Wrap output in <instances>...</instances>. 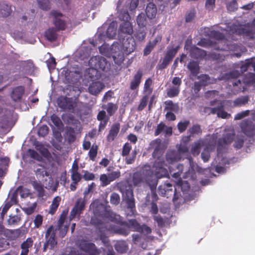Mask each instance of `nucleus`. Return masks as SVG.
Instances as JSON below:
<instances>
[{"mask_svg":"<svg viewBox=\"0 0 255 255\" xmlns=\"http://www.w3.org/2000/svg\"><path fill=\"white\" fill-rule=\"evenodd\" d=\"M24 93V89L22 87H17L14 88L11 94V97L14 101H19Z\"/></svg>","mask_w":255,"mask_h":255,"instance_id":"nucleus-19","label":"nucleus"},{"mask_svg":"<svg viewBox=\"0 0 255 255\" xmlns=\"http://www.w3.org/2000/svg\"><path fill=\"white\" fill-rule=\"evenodd\" d=\"M53 17V22L56 27L59 30H64L66 28L71 27L69 23L68 18L57 11L51 12Z\"/></svg>","mask_w":255,"mask_h":255,"instance_id":"nucleus-8","label":"nucleus"},{"mask_svg":"<svg viewBox=\"0 0 255 255\" xmlns=\"http://www.w3.org/2000/svg\"><path fill=\"white\" fill-rule=\"evenodd\" d=\"M20 221V218L18 216H10L7 222L8 224L14 225L17 224Z\"/></svg>","mask_w":255,"mask_h":255,"instance_id":"nucleus-48","label":"nucleus"},{"mask_svg":"<svg viewBox=\"0 0 255 255\" xmlns=\"http://www.w3.org/2000/svg\"><path fill=\"white\" fill-rule=\"evenodd\" d=\"M10 6L5 2H0V15L2 17H7L11 12Z\"/></svg>","mask_w":255,"mask_h":255,"instance_id":"nucleus-23","label":"nucleus"},{"mask_svg":"<svg viewBox=\"0 0 255 255\" xmlns=\"http://www.w3.org/2000/svg\"><path fill=\"white\" fill-rule=\"evenodd\" d=\"M167 169L171 173L173 167L171 165H168L167 163H163L162 160L159 158L155 161L152 171H150V167L146 165L142 171L133 174L132 179L133 184L137 185L145 180L150 186L151 190H153L157 185V178L168 175Z\"/></svg>","mask_w":255,"mask_h":255,"instance_id":"nucleus-1","label":"nucleus"},{"mask_svg":"<svg viewBox=\"0 0 255 255\" xmlns=\"http://www.w3.org/2000/svg\"><path fill=\"white\" fill-rule=\"evenodd\" d=\"M78 169V166L76 164H73V168L72 169V179L75 183L78 182L81 179V176L80 174L77 171Z\"/></svg>","mask_w":255,"mask_h":255,"instance_id":"nucleus-31","label":"nucleus"},{"mask_svg":"<svg viewBox=\"0 0 255 255\" xmlns=\"http://www.w3.org/2000/svg\"><path fill=\"white\" fill-rule=\"evenodd\" d=\"M116 107L115 105L112 103H109L107 105V111L108 113L112 115L116 111Z\"/></svg>","mask_w":255,"mask_h":255,"instance_id":"nucleus-64","label":"nucleus"},{"mask_svg":"<svg viewBox=\"0 0 255 255\" xmlns=\"http://www.w3.org/2000/svg\"><path fill=\"white\" fill-rule=\"evenodd\" d=\"M17 200L16 195L14 194L11 198L10 203V202L7 201L3 206L0 208V214H1L2 218H3V216L6 213L12 204H15Z\"/></svg>","mask_w":255,"mask_h":255,"instance_id":"nucleus-20","label":"nucleus"},{"mask_svg":"<svg viewBox=\"0 0 255 255\" xmlns=\"http://www.w3.org/2000/svg\"><path fill=\"white\" fill-rule=\"evenodd\" d=\"M160 40L161 37H158L155 39V41H153L152 43L151 42L149 43V44L146 47V48L144 49V54H148L150 53L152 48L156 44L157 42L160 41Z\"/></svg>","mask_w":255,"mask_h":255,"instance_id":"nucleus-42","label":"nucleus"},{"mask_svg":"<svg viewBox=\"0 0 255 255\" xmlns=\"http://www.w3.org/2000/svg\"><path fill=\"white\" fill-rule=\"evenodd\" d=\"M147 101L148 97L147 96L143 97L140 102L139 105L138 106V110L139 111L143 110L144 108V107H145V106H146Z\"/></svg>","mask_w":255,"mask_h":255,"instance_id":"nucleus-57","label":"nucleus"},{"mask_svg":"<svg viewBox=\"0 0 255 255\" xmlns=\"http://www.w3.org/2000/svg\"><path fill=\"white\" fill-rule=\"evenodd\" d=\"M109 215V219L112 221L115 222H120L121 221V217L119 215H116L113 212H108L107 215Z\"/></svg>","mask_w":255,"mask_h":255,"instance_id":"nucleus-50","label":"nucleus"},{"mask_svg":"<svg viewBox=\"0 0 255 255\" xmlns=\"http://www.w3.org/2000/svg\"><path fill=\"white\" fill-rule=\"evenodd\" d=\"M116 250L120 253H124L127 250L126 244L124 241H119L115 245Z\"/></svg>","mask_w":255,"mask_h":255,"instance_id":"nucleus-38","label":"nucleus"},{"mask_svg":"<svg viewBox=\"0 0 255 255\" xmlns=\"http://www.w3.org/2000/svg\"><path fill=\"white\" fill-rule=\"evenodd\" d=\"M36 204L34 203L31 206L24 208L23 210L27 215H30L34 212Z\"/></svg>","mask_w":255,"mask_h":255,"instance_id":"nucleus-60","label":"nucleus"},{"mask_svg":"<svg viewBox=\"0 0 255 255\" xmlns=\"http://www.w3.org/2000/svg\"><path fill=\"white\" fill-rule=\"evenodd\" d=\"M188 67L191 73L194 75L196 74L198 72L199 66L198 64L195 62H190L188 65Z\"/></svg>","mask_w":255,"mask_h":255,"instance_id":"nucleus-41","label":"nucleus"},{"mask_svg":"<svg viewBox=\"0 0 255 255\" xmlns=\"http://www.w3.org/2000/svg\"><path fill=\"white\" fill-rule=\"evenodd\" d=\"M125 0H119L117 6V9L118 12H120V13H124V11L128 13L127 11V7L128 6L129 9L130 11H132L134 10L136 7L137 6L138 3V0H130V2L127 3V5L126 6V7L125 8V5L124 4L125 3Z\"/></svg>","mask_w":255,"mask_h":255,"instance_id":"nucleus-10","label":"nucleus"},{"mask_svg":"<svg viewBox=\"0 0 255 255\" xmlns=\"http://www.w3.org/2000/svg\"><path fill=\"white\" fill-rule=\"evenodd\" d=\"M217 138L216 135H213L209 140H199L194 142L192 146L191 152L194 155H198L201 148L204 147L201 157L204 162H207L209 159L210 152L215 148Z\"/></svg>","mask_w":255,"mask_h":255,"instance_id":"nucleus-4","label":"nucleus"},{"mask_svg":"<svg viewBox=\"0 0 255 255\" xmlns=\"http://www.w3.org/2000/svg\"><path fill=\"white\" fill-rule=\"evenodd\" d=\"M85 207V202L83 199H79L76 202V205L74 207L71 212L70 219H73L76 216H79Z\"/></svg>","mask_w":255,"mask_h":255,"instance_id":"nucleus-13","label":"nucleus"},{"mask_svg":"<svg viewBox=\"0 0 255 255\" xmlns=\"http://www.w3.org/2000/svg\"><path fill=\"white\" fill-rule=\"evenodd\" d=\"M215 79L213 78H210L207 75H203L200 78V85L202 86H205L209 84L213 83L215 82Z\"/></svg>","mask_w":255,"mask_h":255,"instance_id":"nucleus-32","label":"nucleus"},{"mask_svg":"<svg viewBox=\"0 0 255 255\" xmlns=\"http://www.w3.org/2000/svg\"><path fill=\"white\" fill-rule=\"evenodd\" d=\"M178 49L179 47L177 46L175 48L169 49L167 53L165 60L168 61L171 60L177 53Z\"/></svg>","mask_w":255,"mask_h":255,"instance_id":"nucleus-40","label":"nucleus"},{"mask_svg":"<svg viewBox=\"0 0 255 255\" xmlns=\"http://www.w3.org/2000/svg\"><path fill=\"white\" fill-rule=\"evenodd\" d=\"M187 148L186 147L183 148L179 149L178 151H170L167 152L166 154V162L171 165L181 158L180 154L181 153H184L187 151Z\"/></svg>","mask_w":255,"mask_h":255,"instance_id":"nucleus-9","label":"nucleus"},{"mask_svg":"<svg viewBox=\"0 0 255 255\" xmlns=\"http://www.w3.org/2000/svg\"><path fill=\"white\" fill-rule=\"evenodd\" d=\"M165 186L166 187H171V184L169 183H167L166 184L164 185L163 186H160L158 187V192L159 194L162 196H166L167 195V191L165 190Z\"/></svg>","mask_w":255,"mask_h":255,"instance_id":"nucleus-49","label":"nucleus"},{"mask_svg":"<svg viewBox=\"0 0 255 255\" xmlns=\"http://www.w3.org/2000/svg\"><path fill=\"white\" fill-rule=\"evenodd\" d=\"M136 22L138 25L141 28L144 29V27L146 25V18L143 13H140L137 16Z\"/></svg>","mask_w":255,"mask_h":255,"instance_id":"nucleus-39","label":"nucleus"},{"mask_svg":"<svg viewBox=\"0 0 255 255\" xmlns=\"http://www.w3.org/2000/svg\"><path fill=\"white\" fill-rule=\"evenodd\" d=\"M232 135L233 134L232 133H228L226 137L219 140L217 148L218 151L220 150L222 147H223L225 145L231 143V142L232 141Z\"/></svg>","mask_w":255,"mask_h":255,"instance_id":"nucleus-29","label":"nucleus"},{"mask_svg":"<svg viewBox=\"0 0 255 255\" xmlns=\"http://www.w3.org/2000/svg\"><path fill=\"white\" fill-rule=\"evenodd\" d=\"M65 219V216H61L59 220V226L60 229L62 230L63 229V227H64L63 231H62L61 233V236L62 237H63L66 234L68 227L67 225H64Z\"/></svg>","mask_w":255,"mask_h":255,"instance_id":"nucleus-37","label":"nucleus"},{"mask_svg":"<svg viewBox=\"0 0 255 255\" xmlns=\"http://www.w3.org/2000/svg\"><path fill=\"white\" fill-rule=\"evenodd\" d=\"M217 105H220L217 108H210L205 107L204 108V112L207 114H217L219 117H221L223 119H227L230 115L225 112L222 108L225 106L224 102H222L220 101H217L216 98L215 100L211 102V105L212 106H217Z\"/></svg>","mask_w":255,"mask_h":255,"instance_id":"nucleus-6","label":"nucleus"},{"mask_svg":"<svg viewBox=\"0 0 255 255\" xmlns=\"http://www.w3.org/2000/svg\"><path fill=\"white\" fill-rule=\"evenodd\" d=\"M119 18L123 21V22L120 25L119 37H122V33L128 34L129 35L132 33L133 30L132 27L129 22L130 19L129 14L124 11V13H119Z\"/></svg>","mask_w":255,"mask_h":255,"instance_id":"nucleus-7","label":"nucleus"},{"mask_svg":"<svg viewBox=\"0 0 255 255\" xmlns=\"http://www.w3.org/2000/svg\"><path fill=\"white\" fill-rule=\"evenodd\" d=\"M48 128L46 126H41L38 131V134L41 136H44L48 133Z\"/></svg>","mask_w":255,"mask_h":255,"instance_id":"nucleus-51","label":"nucleus"},{"mask_svg":"<svg viewBox=\"0 0 255 255\" xmlns=\"http://www.w3.org/2000/svg\"><path fill=\"white\" fill-rule=\"evenodd\" d=\"M192 56L196 58L201 57L205 55V52L197 47H194L191 50Z\"/></svg>","mask_w":255,"mask_h":255,"instance_id":"nucleus-33","label":"nucleus"},{"mask_svg":"<svg viewBox=\"0 0 255 255\" xmlns=\"http://www.w3.org/2000/svg\"><path fill=\"white\" fill-rule=\"evenodd\" d=\"M8 162L9 159L6 157L0 158V177H2L5 174Z\"/></svg>","mask_w":255,"mask_h":255,"instance_id":"nucleus-27","label":"nucleus"},{"mask_svg":"<svg viewBox=\"0 0 255 255\" xmlns=\"http://www.w3.org/2000/svg\"><path fill=\"white\" fill-rule=\"evenodd\" d=\"M42 217L39 215H37L34 219V223L35 226L38 228L42 223Z\"/></svg>","mask_w":255,"mask_h":255,"instance_id":"nucleus-63","label":"nucleus"},{"mask_svg":"<svg viewBox=\"0 0 255 255\" xmlns=\"http://www.w3.org/2000/svg\"><path fill=\"white\" fill-rule=\"evenodd\" d=\"M136 156V151H133L131 152V155L129 157H127L126 158V162L127 164H131L132 163L135 159Z\"/></svg>","mask_w":255,"mask_h":255,"instance_id":"nucleus-62","label":"nucleus"},{"mask_svg":"<svg viewBox=\"0 0 255 255\" xmlns=\"http://www.w3.org/2000/svg\"><path fill=\"white\" fill-rule=\"evenodd\" d=\"M119 124H115L112 127L108 136V139L109 141H112L114 139L119 132Z\"/></svg>","mask_w":255,"mask_h":255,"instance_id":"nucleus-28","label":"nucleus"},{"mask_svg":"<svg viewBox=\"0 0 255 255\" xmlns=\"http://www.w3.org/2000/svg\"><path fill=\"white\" fill-rule=\"evenodd\" d=\"M215 0H206L205 6L209 10H212L215 5Z\"/></svg>","mask_w":255,"mask_h":255,"instance_id":"nucleus-59","label":"nucleus"},{"mask_svg":"<svg viewBox=\"0 0 255 255\" xmlns=\"http://www.w3.org/2000/svg\"><path fill=\"white\" fill-rule=\"evenodd\" d=\"M120 196L116 193H113L111 196V202L114 205H117L119 203Z\"/></svg>","mask_w":255,"mask_h":255,"instance_id":"nucleus-56","label":"nucleus"},{"mask_svg":"<svg viewBox=\"0 0 255 255\" xmlns=\"http://www.w3.org/2000/svg\"><path fill=\"white\" fill-rule=\"evenodd\" d=\"M248 101V98L245 97L242 98L238 99L234 102L235 106H240L245 104Z\"/></svg>","mask_w":255,"mask_h":255,"instance_id":"nucleus-52","label":"nucleus"},{"mask_svg":"<svg viewBox=\"0 0 255 255\" xmlns=\"http://www.w3.org/2000/svg\"><path fill=\"white\" fill-rule=\"evenodd\" d=\"M90 49L88 47H82L79 49L76 53V56L81 59H84L89 56Z\"/></svg>","mask_w":255,"mask_h":255,"instance_id":"nucleus-26","label":"nucleus"},{"mask_svg":"<svg viewBox=\"0 0 255 255\" xmlns=\"http://www.w3.org/2000/svg\"><path fill=\"white\" fill-rule=\"evenodd\" d=\"M227 8L230 11H234L237 9V3L236 0H233L230 3L228 4Z\"/></svg>","mask_w":255,"mask_h":255,"instance_id":"nucleus-58","label":"nucleus"},{"mask_svg":"<svg viewBox=\"0 0 255 255\" xmlns=\"http://www.w3.org/2000/svg\"><path fill=\"white\" fill-rule=\"evenodd\" d=\"M36 174H41L43 177L44 176V175L46 176V178L45 180L46 182H48V184H47L46 183H44L45 187L46 188H51L53 187V185L54 184V181L51 178V177L49 176L47 172L45 170L44 168L42 167L40 168H38L36 170Z\"/></svg>","mask_w":255,"mask_h":255,"instance_id":"nucleus-15","label":"nucleus"},{"mask_svg":"<svg viewBox=\"0 0 255 255\" xmlns=\"http://www.w3.org/2000/svg\"><path fill=\"white\" fill-rule=\"evenodd\" d=\"M128 226L132 230L138 231L145 235L150 233L151 231L150 228L145 225L140 226L134 220H129Z\"/></svg>","mask_w":255,"mask_h":255,"instance_id":"nucleus-11","label":"nucleus"},{"mask_svg":"<svg viewBox=\"0 0 255 255\" xmlns=\"http://www.w3.org/2000/svg\"><path fill=\"white\" fill-rule=\"evenodd\" d=\"M123 198L129 208L132 209L134 206L133 192L130 188L125 191H123Z\"/></svg>","mask_w":255,"mask_h":255,"instance_id":"nucleus-14","label":"nucleus"},{"mask_svg":"<svg viewBox=\"0 0 255 255\" xmlns=\"http://www.w3.org/2000/svg\"><path fill=\"white\" fill-rule=\"evenodd\" d=\"M90 68L86 70L85 76L94 81L100 76V70L106 71L109 69L110 64L105 58L101 56L92 57L89 61Z\"/></svg>","mask_w":255,"mask_h":255,"instance_id":"nucleus-3","label":"nucleus"},{"mask_svg":"<svg viewBox=\"0 0 255 255\" xmlns=\"http://www.w3.org/2000/svg\"><path fill=\"white\" fill-rule=\"evenodd\" d=\"M145 12L148 18H154L157 13V8L155 5L152 3H149L146 6Z\"/></svg>","mask_w":255,"mask_h":255,"instance_id":"nucleus-21","label":"nucleus"},{"mask_svg":"<svg viewBox=\"0 0 255 255\" xmlns=\"http://www.w3.org/2000/svg\"><path fill=\"white\" fill-rule=\"evenodd\" d=\"M117 23L115 21L111 22L106 29V35L105 29L106 25H104L98 29L97 35L95 36V42L92 44L94 46H98L99 48L102 45H107L105 43L107 39L114 38L117 34Z\"/></svg>","mask_w":255,"mask_h":255,"instance_id":"nucleus-5","label":"nucleus"},{"mask_svg":"<svg viewBox=\"0 0 255 255\" xmlns=\"http://www.w3.org/2000/svg\"><path fill=\"white\" fill-rule=\"evenodd\" d=\"M189 124V122L185 121L184 122H180L178 125V129L180 132L184 131Z\"/></svg>","mask_w":255,"mask_h":255,"instance_id":"nucleus-54","label":"nucleus"},{"mask_svg":"<svg viewBox=\"0 0 255 255\" xmlns=\"http://www.w3.org/2000/svg\"><path fill=\"white\" fill-rule=\"evenodd\" d=\"M108 174L110 177V179L111 181H113L120 177V176H121V172H120V170H116L112 171L111 173H109Z\"/></svg>","mask_w":255,"mask_h":255,"instance_id":"nucleus-46","label":"nucleus"},{"mask_svg":"<svg viewBox=\"0 0 255 255\" xmlns=\"http://www.w3.org/2000/svg\"><path fill=\"white\" fill-rule=\"evenodd\" d=\"M141 77V72L140 71H138L134 75L133 80L131 81L130 83V88L131 90H135L138 88L140 83Z\"/></svg>","mask_w":255,"mask_h":255,"instance_id":"nucleus-24","label":"nucleus"},{"mask_svg":"<svg viewBox=\"0 0 255 255\" xmlns=\"http://www.w3.org/2000/svg\"><path fill=\"white\" fill-rule=\"evenodd\" d=\"M28 153L32 158L35 159L38 161H40L42 159V157L33 150L29 149Z\"/></svg>","mask_w":255,"mask_h":255,"instance_id":"nucleus-53","label":"nucleus"},{"mask_svg":"<svg viewBox=\"0 0 255 255\" xmlns=\"http://www.w3.org/2000/svg\"><path fill=\"white\" fill-rule=\"evenodd\" d=\"M32 184L34 188L38 192L39 195L42 196L43 195L44 191L43 186L37 182H34Z\"/></svg>","mask_w":255,"mask_h":255,"instance_id":"nucleus-45","label":"nucleus"},{"mask_svg":"<svg viewBox=\"0 0 255 255\" xmlns=\"http://www.w3.org/2000/svg\"><path fill=\"white\" fill-rule=\"evenodd\" d=\"M50 230L49 229L46 233V237L47 238V241L45 244L44 250L45 251L47 249H52L54 248L56 245V242L55 239V236L53 234L50 235Z\"/></svg>","mask_w":255,"mask_h":255,"instance_id":"nucleus-16","label":"nucleus"},{"mask_svg":"<svg viewBox=\"0 0 255 255\" xmlns=\"http://www.w3.org/2000/svg\"><path fill=\"white\" fill-rule=\"evenodd\" d=\"M33 241L31 238H28L21 245L22 251L20 255H27L29 252V249L32 247Z\"/></svg>","mask_w":255,"mask_h":255,"instance_id":"nucleus-22","label":"nucleus"},{"mask_svg":"<svg viewBox=\"0 0 255 255\" xmlns=\"http://www.w3.org/2000/svg\"><path fill=\"white\" fill-rule=\"evenodd\" d=\"M174 188V196L173 200L178 198V192L180 190L183 192H185L189 189V185L187 182L183 181L181 179H178V180L176 181V185Z\"/></svg>","mask_w":255,"mask_h":255,"instance_id":"nucleus-12","label":"nucleus"},{"mask_svg":"<svg viewBox=\"0 0 255 255\" xmlns=\"http://www.w3.org/2000/svg\"><path fill=\"white\" fill-rule=\"evenodd\" d=\"M104 85L99 82H94L90 85L89 91L92 95H97L104 88Z\"/></svg>","mask_w":255,"mask_h":255,"instance_id":"nucleus-17","label":"nucleus"},{"mask_svg":"<svg viewBox=\"0 0 255 255\" xmlns=\"http://www.w3.org/2000/svg\"><path fill=\"white\" fill-rule=\"evenodd\" d=\"M46 38L49 41H53L56 38V34L55 30L53 28L48 29L45 33Z\"/></svg>","mask_w":255,"mask_h":255,"instance_id":"nucleus-36","label":"nucleus"},{"mask_svg":"<svg viewBox=\"0 0 255 255\" xmlns=\"http://www.w3.org/2000/svg\"><path fill=\"white\" fill-rule=\"evenodd\" d=\"M250 66H252L254 70L255 71V58L247 60L241 65V70L242 72H244L246 71Z\"/></svg>","mask_w":255,"mask_h":255,"instance_id":"nucleus-25","label":"nucleus"},{"mask_svg":"<svg viewBox=\"0 0 255 255\" xmlns=\"http://www.w3.org/2000/svg\"><path fill=\"white\" fill-rule=\"evenodd\" d=\"M131 148V147L130 144L128 143H126L123 147L122 152L123 155H127L129 153Z\"/></svg>","mask_w":255,"mask_h":255,"instance_id":"nucleus-61","label":"nucleus"},{"mask_svg":"<svg viewBox=\"0 0 255 255\" xmlns=\"http://www.w3.org/2000/svg\"><path fill=\"white\" fill-rule=\"evenodd\" d=\"M98 147L97 145H93L89 152L90 158L94 160L97 154Z\"/></svg>","mask_w":255,"mask_h":255,"instance_id":"nucleus-47","label":"nucleus"},{"mask_svg":"<svg viewBox=\"0 0 255 255\" xmlns=\"http://www.w3.org/2000/svg\"><path fill=\"white\" fill-rule=\"evenodd\" d=\"M60 201L61 198L59 196H57L54 198L51 205L50 210L49 211L50 213L52 214L55 212L59 206Z\"/></svg>","mask_w":255,"mask_h":255,"instance_id":"nucleus-34","label":"nucleus"},{"mask_svg":"<svg viewBox=\"0 0 255 255\" xmlns=\"http://www.w3.org/2000/svg\"><path fill=\"white\" fill-rule=\"evenodd\" d=\"M41 7L47 10L49 8V1L48 0H37Z\"/></svg>","mask_w":255,"mask_h":255,"instance_id":"nucleus-55","label":"nucleus"},{"mask_svg":"<svg viewBox=\"0 0 255 255\" xmlns=\"http://www.w3.org/2000/svg\"><path fill=\"white\" fill-rule=\"evenodd\" d=\"M90 208L93 210L95 216H96L99 213H100V210H103L104 209V207L102 204H100L98 201H95L91 204Z\"/></svg>","mask_w":255,"mask_h":255,"instance_id":"nucleus-30","label":"nucleus"},{"mask_svg":"<svg viewBox=\"0 0 255 255\" xmlns=\"http://www.w3.org/2000/svg\"><path fill=\"white\" fill-rule=\"evenodd\" d=\"M95 246L93 244H88V247L84 250H82L80 254L78 255H95L93 252Z\"/></svg>","mask_w":255,"mask_h":255,"instance_id":"nucleus-35","label":"nucleus"},{"mask_svg":"<svg viewBox=\"0 0 255 255\" xmlns=\"http://www.w3.org/2000/svg\"><path fill=\"white\" fill-rule=\"evenodd\" d=\"M135 49L134 39L128 35L126 39L122 41V48L117 42L114 43L110 47L108 45H102L100 47V52L108 57L112 56L115 62L120 64L124 60V53L128 54Z\"/></svg>","mask_w":255,"mask_h":255,"instance_id":"nucleus-2","label":"nucleus"},{"mask_svg":"<svg viewBox=\"0 0 255 255\" xmlns=\"http://www.w3.org/2000/svg\"><path fill=\"white\" fill-rule=\"evenodd\" d=\"M180 89L178 87H173L169 89L167 92V95L169 97H175L179 94Z\"/></svg>","mask_w":255,"mask_h":255,"instance_id":"nucleus-43","label":"nucleus"},{"mask_svg":"<svg viewBox=\"0 0 255 255\" xmlns=\"http://www.w3.org/2000/svg\"><path fill=\"white\" fill-rule=\"evenodd\" d=\"M241 128L243 132L247 135L250 136L253 133V131L255 128V126L253 124V122H244L241 124Z\"/></svg>","mask_w":255,"mask_h":255,"instance_id":"nucleus-18","label":"nucleus"},{"mask_svg":"<svg viewBox=\"0 0 255 255\" xmlns=\"http://www.w3.org/2000/svg\"><path fill=\"white\" fill-rule=\"evenodd\" d=\"M100 181L102 183V185L103 186H106L110 183L112 181L110 179L109 174L107 175L105 174H102L100 178Z\"/></svg>","mask_w":255,"mask_h":255,"instance_id":"nucleus-44","label":"nucleus"}]
</instances>
